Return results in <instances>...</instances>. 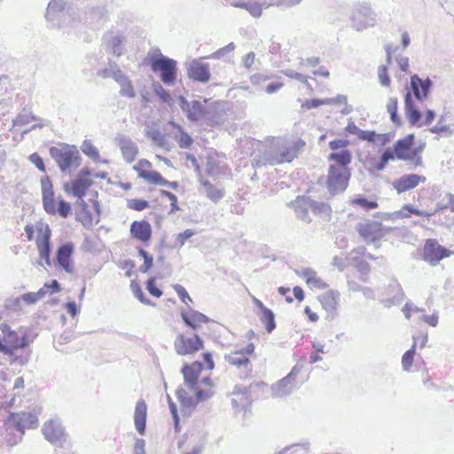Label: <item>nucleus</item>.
I'll return each instance as SVG.
<instances>
[{"instance_id": "28", "label": "nucleus", "mask_w": 454, "mask_h": 454, "mask_svg": "<svg viewBox=\"0 0 454 454\" xmlns=\"http://www.w3.org/2000/svg\"><path fill=\"white\" fill-rule=\"evenodd\" d=\"M310 197H298L292 202L296 216L301 221L309 223L311 218L309 215V210H311Z\"/></svg>"}, {"instance_id": "64", "label": "nucleus", "mask_w": 454, "mask_h": 454, "mask_svg": "<svg viewBox=\"0 0 454 454\" xmlns=\"http://www.w3.org/2000/svg\"><path fill=\"white\" fill-rule=\"evenodd\" d=\"M81 249L84 252H95L97 250V243L95 239L86 236L82 243Z\"/></svg>"}, {"instance_id": "47", "label": "nucleus", "mask_w": 454, "mask_h": 454, "mask_svg": "<svg viewBox=\"0 0 454 454\" xmlns=\"http://www.w3.org/2000/svg\"><path fill=\"white\" fill-rule=\"evenodd\" d=\"M20 336L19 340L20 349L27 348L31 342L36 338L37 334L34 333L29 328L20 329Z\"/></svg>"}, {"instance_id": "16", "label": "nucleus", "mask_w": 454, "mask_h": 454, "mask_svg": "<svg viewBox=\"0 0 454 454\" xmlns=\"http://www.w3.org/2000/svg\"><path fill=\"white\" fill-rule=\"evenodd\" d=\"M74 252V245L71 241L61 244L56 251L55 264L62 268L67 273L74 272L72 255Z\"/></svg>"}, {"instance_id": "61", "label": "nucleus", "mask_w": 454, "mask_h": 454, "mask_svg": "<svg viewBox=\"0 0 454 454\" xmlns=\"http://www.w3.org/2000/svg\"><path fill=\"white\" fill-rule=\"evenodd\" d=\"M29 161L41 172H46V167L43 159L38 153H33L28 157Z\"/></svg>"}, {"instance_id": "51", "label": "nucleus", "mask_w": 454, "mask_h": 454, "mask_svg": "<svg viewBox=\"0 0 454 454\" xmlns=\"http://www.w3.org/2000/svg\"><path fill=\"white\" fill-rule=\"evenodd\" d=\"M90 17L97 22L106 21L107 20V11L105 6H94L90 10Z\"/></svg>"}, {"instance_id": "3", "label": "nucleus", "mask_w": 454, "mask_h": 454, "mask_svg": "<svg viewBox=\"0 0 454 454\" xmlns=\"http://www.w3.org/2000/svg\"><path fill=\"white\" fill-rule=\"evenodd\" d=\"M41 188L42 201L45 212L51 215L59 214L62 218H67L72 213L71 204L59 198L58 207H56L55 192L49 176H44L41 178Z\"/></svg>"}, {"instance_id": "1", "label": "nucleus", "mask_w": 454, "mask_h": 454, "mask_svg": "<svg viewBox=\"0 0 454 454\" xmlns=\"http://www.w3.org/2000/svg\"><path fill=\"white\" fill-rule=\"evenodd\" d=\"M210 98H204L203 101L188 99L180 95L177 98V103L182 112L185 114L187 120L191 122H198L204 120L205 123L209 127H215L222 122V115L216 110L217 102L208 104Z\"/></svg>"}, {"instance_id": "15", "label": "nucleus", "mask_w": 454, "mask_h": 454, "mask_svg": "<svg viewBox=\"0 0 454 454\" xmlns=\"http://www.w3.org/2000/svg\"><path fill=\"white\" fill-rule=\"evenodd\" d=\"M433 86L434 83L429 77L423 80L416 74L411 76L410 92L411 96L413 95L415 99L419 102H423L428 98L432 91Z\"/></svg>"}, {"instance_id": "27", "label": "nucleus", "mask_w": 454, "mask_h": 454, "mask_svg": "<svg viewBox=\"0 0 454 454\" xmlns=\"http://www.w3.org/2000/svg\"><path fill=\"white\" fill-rule=\"evenodd\" d=\"M39 234L36 239V246L40 258L48 257L51 254V231L48 224L45 225V230L42 231L39 230Z\"/></svg>"}, {"instance_id": "2", "label": "nucleus", "mask_w": 454, "mask_h": 454, "mask_svg": "<svg viewBox=\"0 0 454 454\" xmlns=\"http://www.w3.org/2000/svg\"><path fill=\"white\" fill-rule=\"evenodd\" d=\"M145 63L165 85L173 86L177 80V62L161 53L159 48L151 49L145 59Z\"/></svg>"}, {"instance_id": "26", "label": "nucleus", "mask_w": 454, "mask_h": 454, "mask_svg": "<svg viewBox=\"0 0 454 454\" xmlns=\"http://www.w3.org/2000/svg\"><path fill=\"white\" fill-rule=\"evenodd\" d=\"M146 418H147V405L145 400L140 399L137 401L134 412V423L137 433L140 435L145 434L146 429Z\"/></svg>"}, {"instance_id": "14", "label": "nucleus", "mask_w": 454, "mask_h": 454, "mask_svg": "<svg viewBox=\"0 0 454 454\" xmlns=\"http://www.w3.org/2000/svg\"><path fill=\"white\" fill-rule=\"evenodd\" d=\"M8 423L21 434H25L26 428H36L38 418L33 412H11L7 418Z\"/></svg>"}, {"instance_id": "12", "label": "nucleus", "mask_w": 454, "mask_h": 454, "mask_svg": "<svg viewBox=\"0 0 454 454\" xmlns=\"http://www.w3.org/2000/svg\"><path fill=\"white\" fill-rule=\"evenodd\" d=\"M451 253L436 239H428L424 245L422 258L425 262L435 266L441 260L449 257Z\"/></svg>"}, {"instance_id": "9", "label": "nucleus", "mask_w": 454, "mask_h": 454, "mask_svg": "<svg viewBox=\"0 0 454 454\" xmlns=\"http://www.w3.org/2000/svg\"><path fill=\"white\" fill-rule=\"evenodd\" d=\"M91 175L92 171L88 167L82 168L71 184L67 182L64 184L65 192L75 198L82 199L93 184V181L90 178Z\"/></svg>"}, {"instance_id": "8", "label": "nucleus", "mask_w": 454, "mask_h": 454, "mask_svg": "<svg viewBox=\"0 0 454 454\" xmlns=\"http://www.w3.org/2000/svg\"><path fill=\"white\" fill-rule=\"evenodd\" d=\"M41 431L47 442L59 448L63 447L68 438V434L59 419H51L45 421Z\"/></svg>"}, {"instance_id": "34", "label": "nucleus", "mask_w": 454, "mask_h": 454, "mask_svg": "<svg viewBox=\"0 0 454 454\" xmlns=\"http://www.w3.org/2000/svg\"><path fill=\"white\" fill-rule=\"evenodd\" d=\"M233 7L242 8L247 10L251 16L254 18L261 17L262 13V5L260 3L256 2H245V1H235L231 3Z\"/></svg>"}, {"instance_id": "41", "label": "nucleus", "mask_w": 454, "mask_h": 454, "mask_svg": "<svg viewBox=\"0 0 454 454\" xmlns=\"http://www.w3.org/2000/svg\"><path fill=\"white\" fill-rule=\"evenodd\" d=\"M82 152L94 162L100 160V154L98 148L92 144L90 140H84L82 146Z\"/></svg>"}, {"instance_id": "43", "label": "nucleus", "mask_w": 454, "mask_h": 454, "mask_svg": "<svg viewBox=\"0 0 454 454\" xmlns=\"http://www.w3.org/2000/svg\"><path fill=\"white\" fill-rule=\"evenodd\" d=\"M153 90L154 94L160 98V100L162 103L168 104L169 106L173 103V98L169 91L165 90L160 82H153Z\"/></svg>"}, {"instance_id": "49", "label": "nucleus", "mask_w": 454, "mask_h": 454, "mask_svg": "<svg viewBox=\"0 0 454 454\" xmlns=\"http://www.w3.org/2000/svg\"><path fill=\"white\" fill-rule=\"evenodd\" d=\"M252 387H253L252 384L249 385L248 387L237 384L233 387L232 394L233 395H242L247 404L250 405L252 403V399H251Z\"/></svg>"}, {"instance_id": "60", "label": "nucleus", "mask_w": 454, "mask_h": 454, "mask_svg": "<svg viewBox=\"0 0 454 454\" xmlns=\"http://www.w3.org/2000/svg\"><path fill=\"white\" fill-rule=\"evenodd\" d=\"M190 390L195 393L194 400L197 401L198 403L207 401L213 396L212 391L199 388L198 386L195 387V389Z\"/></svg>"}, {"instance_id": "20", "label": "nucleus", "mask_w": 454, "mask_h": 454, "mask_svg": "<svg viewBox=\"0 0 454 454\" xmlns=\"http://www.w3.org/2000/svg\"><path fill=\"white\" fill-rule=\"evenodd\" d=\"M115 143L121 149L123 159L128 163H131L136 160L139 151L137 145L131 138L124 134H118L115 137Z\"/></svg>"}, {"instance_id": "50", "label": "nucleus", "mask_w": 454, "mask_h": 454, "mask_svg": "<svg viewBox=\"0 0 454 454\" xmlns=\"http://www.w3.org/2000/svg\"><path fill=\"white\" fill-rule=\"evenodd\" d=\"M236 46L234 43H230L224 47L220 48L216 51L213 52L212 54L208 56L202 57L201 59H219L223 58L226 54L233 51L235 50Z\"/></svg>"}, {"instance_id": "25", "label": "nucleus", "mask_w": 454, "mask_h": 454, "mask_svg": "<svg viewBox=\"0 0 454 454\" xmlns=\"http://www.w3.org/2000/svg\"><path fill=\"white\" fill-rule=\"evenodd\" d=\"M404 112L409 123L411 126H421L419 124L422 119V114L416 106L411 92L404 94Z\"/></svg>"}, {"instance_id": "10", "label": "nucleus", "mask_w": 454, "mask_h": 454, "mask_svg": "<svg viewBox=\"0 0 454 454\" xmlns=\"http://www.w3.org/2000/svg\"><path fill=\"white\" fill-rule=\"evenodd\" d=\"M352 27L356 31H362L369 27H372L375 22V13L368 3H360L356 5L350 17Z\"/></svg>"}, {"instance_id": "38", "label": "nucleus", "mask_w": 454, "mask_h": 454, "mask_svg": "<svg viewBox=\"0 0 454 454\" xmlns=\"http://www.w3.org/2000/svg\"><path fill=\"white\" fill-rule=\"evenodd\" d=\"M260 321L264 325L268 333H271L276 329L275 314L270 309H265L258 314Z\"/></svg>"}, {"instance_id": "53", "label": "nucleus", "mask_w": 454, "mask_h": 454, "mask_svg": "<svg viewBox=\"0 0 454 454\" xmlns=\"http://www.w3.org/2000/svg\"><path fill=\"white\" fill-rule=\"evenodd\" d=\"M127 207L136 211H143L150 207L149 201L144 199H130L127 200Z\"/></svg>"}, {"instance_id": "59", "label": "nucleus", "mask_w": 454, "mask_h": 454, "mask_svg": "<svg viewBox=\"0 0 454 454\" xmlns=\"http://www.w3.org/2000/svg\"><path fill=\"white\" fill-rule=\"evenodd\" d=\"M378 76L380 83L382 86H389L391 79L388 75V69L387 65H380L378 68Z\"/></svg>"}, {"instance_id": "37", "label": "nucleus", "mask_w": 454, "mask_h": 454, "mask_svg": "<svg viewBox=\"0 0 454 454\" xmlns=\"http://www.w3.org/2000/svg\"><path fill=\"white\" fill-rule=\"evenodd\" d=\"M176 396L180 403L183 410L190 409L194 410L196 406L199 404L197 401L194 400V396L188 395L185 389L183 387H179L176 391Z\"/></svg>"}, {"instance_id": "55", "label": "nucleus", "mask_w": 454, "mask_h": 454, "mask_svg": "<svg viewBox=\"0 0 454 454\" xmlns=\"http://www.w3.org/2000/svg\"><path fill=\"white\" fill-rule=\"evenodd\" d=\"M195 234L196 231L192 229H186L184 231L178 233L176 237L174 247L181 248L185 242Z\"/></svg>"}, {"instance_id": "23", "label": "nucleus", "mask_w": 454, "mask_h": 454, "mask_svg": "<svg viewBox=\"0 0 454 454\" xmlns=\"http://www.w3.org/2000/svg\"><path fill=\"white\" fill-rule=\"evenodd\" d=\"M318 299L323 309L327 312L326 319H333L336 316L340 293L337 290H330L321 294Z\"/></svg>"}, {"instance_id": "48", "label": "nucleus", "mask_w": 454, "mask_h": 454, "mask_svg": "<svg viewBox=\"0 0 454 454\" xmlns=\"http://www.w3.org/2000/svg\"><path fill=\"white\" fill-rule=\"evenodd\" d=\"M131 290L135 295V297L143 304L149 306H155V303L152 301L149 298L146 297L145 293L143 292L140 285L137 283L135 280L131 281L130 284Z\"/></svg>"}, {"instance_id": "4", "label": "nucleus", "mask_w": 454, "mask_h": 454, "mask_svg": "<svg viewBox=\"0 0 454 454\" xmlns=\"http://www.w3.org/2000/svg\"><path fill=\"white\" fill-rule=\"evenodd\" d=\"M49 153L62 173L70 171L72 168H78L82 164V156L75 145L62 144L60 147L51 146Z\"/></svg>"}, {"instance_id": "58", "label": "nucleus", "mask_w": 454, "mask_h": 454, "mask_svg": "<svg viewBox=\"0 0 454 454\" xmlns=\"http://www.w3.org/2000/svg\"><path fill=\"white\" fill-rule=\"evenodd\" d=\"M160 193L162 197H166L169 200V203L171 206L170 213H175L176 211L181 210L180 207L178 206L177 197L176 194L167 190H160Z\"/></svg>"}, {"instance_id": "29", "label": "nucleus", "mask_w": 454, "mask_h": 454, "mask_svg": "<svg viewBox=\"0 0 454 454\" xmlns=\"http://www.w3.org/2000/svg\"><path fill=\"white\" fill-rule=\"evenodd\" d=\"M328 160L336 163L335 168H348V165L352 160V154L348 149H343L340 152L331 153Z\"/></svg>"}, {"instance_id": "19", "label": "nucleus", "mask_w": 454, "mask_h": 454, "mask_svg": "<svg viewBox=\"0 0 454 454\" xmlns=\"http://www.w3.org/2000/svg\"><path fill=\"white\" fill-rule=\"evenodd\" d=\"M426 182V176L418 174H404L392 183L393 188L398 194L414 189L419 183Z\"/></svg>"}, {"instance_id": "56", "label": "nucleus", "mask_w": 454, "mask_h": 454, "mask_svg": "<svg viewBox=\"0 0 454 454\" xmlns=\"http://www.w3.org/2000/svg\"><path fill=\"white\" fill-rule=\"evenodd\" d=\"M43 297V292L40 291V290H38L35 293H33V292L25 293L20 296L21 301H23L27 305L35 304Z\"/></svg>"}, {"instance_id": "46", "label": "nucleus", "mask_w": 454, "mask_h": 454, "mask_svg": "<svg viewBox=\"0 0 454 454\" xmlns=\"http://www.w3.org/2000/svg\"><path fill=\"white\" fill-rule=\"evenodd\" d=\"M413 344L410 349H408L402 356V366L404 371H410L412 366L415 352H416V338L413 337Z\"/></svg>"}, {"instance_id": "31", "label": "nucleus", "mask_w": 454, "mask_h": 454, "mask_svg": "<svg viewBox=\"0 0 454 454\" xmlns=\"http://www.w3.org/2000/svg\"><path fill=\"white\" fill-rule=\"evenodd\" d=\"M115 82L120 86V95L121 97H126L129 98H133L136 96L134 86L132 84L131 80L121 71L118 77H116Z\"/></svg>"}, {"instance_id": "39", "label": "nucleus", "mask_w": 454, "mask_h": 454, "mask_svg": "<svg viewBox=\"0 0 454 454\" xmlns=\"http://www.w3.org/2000/svg\"><path fill=\"white\" fill-rule=\"evenodd\" d=\"M201 184L206 190V193L208 199L214 202H218L224 197V190L216 188L209 181L203 180Z\"/></svg>"}, {"instance_id": "33", "label": "nucleus", "mask_w": 454, "mask_h": 454, "mask_svg": "<svg viewBox=\"0 0 454 454\" xmlns=\"http://www.w3.org/2000/svg\"><path fill=\"white\" fill-rule=\"evenodd\" d=\"M271 391L273 396L283 397L288 395L293 391V382L286 376L271 386Z\"/></svg>"}, {"instance_id": "18", "label": "nucleus", "mask_w": 454, "mask_h": 454, "mask_svg": "<svg viewBox=\"0 0 454 454\" xmlns=\"http://www.w3.org/2000/svg\"><path fill=\"white\" fill-rule=\"evenodd\" d=\"M203 370V363L194 361L192 364H184L181 373L184 376V382L189 389H195L199 384V377Z\"/></svg>"}, {"instance_id": "62", "label": "nucleus", "mask_w": 454, "mask_h": 454, "mask_svg": "<svg viewBox=\"0 0 454 454\" xmlns=\"http://www.w3.org/2000/svg\"><path fill=\"white\" fill-rule=\"evenodd\" d=\"M21 298L16 297V298H8L4 301V308L8 310L12 311H20L21 309Z\"/></svg>"}, {"instance_id": "5", "label": "nucleus", "mask_w": 454, "mask_h": 454, "mask_svg": "<svg viewBox=\"0 0 454 454\" xmlns=\"http://www.w3.org/2000/svg\"><path fill=\"white\" fill-rule=\"evenodd\" d=\"M356 229L364 241L372 243L376 247H380L382 238L394 231L393 227H386L378 221L358 223Z\"/></svg>"}, {"instance_id": "45", "label": "nucleus", "mask_w": 454, "mask_h": 454, "mask_svg": "<svg viewBox=\"0 0 454 454\" xmlns=\"http://www.w3.org/2000/svg\"><path fill=\"white\" fill-rule=\"evenodd\" d=\"M146 137L150 138L156 145L161 148H167V145H168L165 136L157 129L147 130Z\"/></svg>"}, {"instance_id": "24", "label": "nucleus", "mask_w": 454, "mask_h": 454, "mask_svg": "<svg viewBox=\"0 0 454 454\" xmlns=\"http://www.w3.org/2000/svg\"><path fill=\"white\" fill-rule=\"evenodd\" d=\"M180 315L184 325L192 330H197L201 323L206 324L211 321L205 314L192 308H190L189 312L182 309Z\"/></svg>"}, {"instance_id": "13", "label": "nucleus", "mask_w": 454, "mask_h": 454, "mask_svg": "<svg viewBox=\"0 0 454 454\" xmlns=\"http://www.w3.org/2000/svg\"><path fill=\"white\" fill-rule=\"evenodd\" d=\"M305 145L303 139L298 138L292 145L283 146L271 157L270 164L275 165L293 161L301 153Z\"/></svg>"}, {"instance_id": "30", "label": "nucleus", "mask_w": 454, "mask_h": 454, "mask_svg": "<svg viewBox=\"0 0 454 454\" xmlns=\"http://www.w3.org/2000/svg\"><path fill=\"white\" fill-rule=\"evenodd\" d=\"M169 124L178 131V135L175 136V139L182 149H189L193 144L192 136L184 130V129L174 121H170Z\"/></svg>"}, {"instance_id": "32", "label": "nucleus", "mask_w": 454, "mask_h": 454, "mask_svg": "<svg viewBox=\"0 0 454 454\" xmlns=\"http://www.w3.org/2000/svg\"><path fill=\"white\" fill-rule=\"evenodd\" d=\"M123 42L124 36L122 35H112L106 43V51L116 57H121L123 55Z\"/></svg>"}, {"instance_id": "44", "label": "nucleus", "mask_w": 454, "mask_h": 454, "mask_svg": "<svg viewBox=\"0 0 454 454\" xmlns=\"http://www.w3.org/2000/svg\"><path fill=\"white\" fill-rule=\"evenodd\" d=\"M352 204L364 208L366 211L375 209L379 207L376 200H369L364 195H357L352 200Z\"/></svg>"}, {"instance_id": "54", "label": "nucleus", "mask_w": 454, "mask_h": 454, "mask_svg": "<svg viewBox=\"0 0 454 454\" xmlns=\"http://www.w3.org/2000/svg\"><path fill=\"white\" fill-rule=\"evenodd\" d=\"M43 292V297L46 294H57L62 290L60 283L57 279H51L49 282L44 283L43 287L39 289Z\"/></svg>"}, {"instance_id": "6", "label": "nucleus", "mask_w": 454, "mask_h": 454, "mask_svg": "<svg viewBox=\"0 0 454 454\" xmlns=\"http://www.w3.org/2000/svg\"><path fill=\"white\" fill-rule=\"evenodd\" d=\"M351 176L349 168H335V165H330L326 179V187L332 196L342 193L346 191Z\"/></svg>"}, {"instance_id": "63", "label": "nucleus", "mask_w": 454, "mask_h": 454, "mask_svg": "<svg viewBox=\"0 0 454 454\" xmlns=\"http://www.w3.org/2000/svg\"><path fill=\"white\" fill-rule=\"evenodd\" d=\"M121 73V70H114L113 68H103L97 71V75L98 77L106 79V78H113L114 81L116 80V77L119 76V74Z\"/></svg>"}, {"instance_id": "52", "label": "nucleus", "mask_w": 454, "mask_h": 454, "mask_svg": "<svg viewBox=\"0 0 454 454\" xmlns=\"http://www.w3.org/2000/svg\"><path fill=\"white\" fill-rule=\"evenodd\" d=\"M444 120H445L444 115H441L438 120L437 124L431 127L429 129V131L431 133L439 134V135H442V134L449 132V135L451 136L453 134V131L450 130L449 125L443 124Z\"/></svg>"}, {"instance_id": "17", "label": "nucleus", "mask_w": 454, "mask_h": 454, "mask_svg": "<svg viewBox=\"0 0 454 454\" xmlns=\"http://www.w3.org/2000/svg\"><path fill=\"white\" fill-rule=\"evenodd\" d=\"M187 75L192 81L207 83L211 77L209 65L200 59H192L187 64Z\"/></svg>"}, {"instance_id": "40", "label": "nucleus", "mask_w": 454, "mask_h": 454, "mask_svg": "<svg viewBox=\"0 0 454 454\" xmlns=\"http://www.w3.org/2000/svg\"><path fill=\"white\" fill-rule=\"evenodd\" d=\"M224 360L228 364L238 368L247 367L248 364H250V359L247 356L239 355V353H238V350H236L232 354L225 355Z\"/></svg>"}, {"instance_id": "22", "label": "nucleus", "mask_w": 454, "mask_h": 454, "mask_svg": "<svg viewBox=\"0 0 454 454\" xmlns=\"http://www.w3.org/2000/svg\"><path fill=\"white\" fill-rule=\"evenodd\" d=\"M20 335L15 332H10L4 338L5 345L11 347L12 349V355H6L11 358V364H18L20 365H25L30 359V351L26 356H18L16 352L20 349L19 347Z\"/></svg>"}, {"instance_id": "42", "label": "nucleus", "mask_w": 454, "mask_h": 454, "mask_svg": "<svg viewBox=\"0 0 454 454\" xmlns=\"http://www.w3.org/2000/svg\"><path fill=\"white\" fill-rule=\"evenodd\" d=\"M139 178L145 180L149 184L161 185L164 177L156 170H146L139 171Z\"/></svg>"}, {"instance_id": "7", "label": "nucleus", "mask_w": 454, "mask_h": 454, "mask_svg": "<svg viewBox=\"0 0 454 454\" xmlns=\"http://www.w3.org/2000/svg\"><path fill=\"white\" fill-rule=\"evenodd\" d=\"M415 135L413 133L406 135L403 138L396 140L393 148L396 153V160L412 161L419 166L422 163L421 158L418 156L419 150L415 149Z\"/></svg>"}, {"instance_id": "35", "label": "nucleus", "mask_w": 454, "mask_h": 454, "mask_svg": "<svg viewBox=\"0 0 454 454\" xmlns=\"http://www.w3.org/2000/svg\"><path fill=\"white\" fill-rule=\"evenodd\" d=\"M301 276L306 279V282L312 286L325 290L328 287V285L324 282L321 278H317L316 271L310 268H304L301 270Z\"/></svg>"}, {"instance_id": "57", "label": "nucleus", "mask_w": 454, "mask_h": 454, "mask_svg": "<svg viewBox=\"0 0 454 454\" xmlns=\"http://www.w3.org/2000/svg\"><path fill=\"white\" fill-rule=\"evenodd\" d=\"M145 288L151 295L156 298H160L163 294V292L157 286L156 279L153 277L147 279L145 282Z\"/></svg>"}, {"instance_id": "21", "label": "nucleus", "mask_w": 454, "mask_h": 454, "mask_svg": "<svg viewBox=\"0 0 454 454\" xmlns=\"http://www.w3.org/2000/svg\"><path fill=\"white\" fill-rule=\"evenodd\" d=\"M130 236L142 243L147 244L153 234L151 223L147 220L134 221L129 228Z\"/></svg>"}, {"instance_id": "11", "label": "nucleus", "mask_w": 454, "mask_h": 454, "mask_svg": "<svg viewBox=\"0 0 454 454\" xmlns=\"http://www.w3.org/2000/svg\"><path fill=\"white\" fill-rule=\"evenodd\" d=\"M174 348L180 356L192 355L204 348V340L197 333H194L192 337H186L184 333H179L174 341Z\"/></svg>"}, {"instance_id": "36", "label": "nucleus", "mask_w": 454, "mask_h": 454, "mask_svg": "<svg viewBox=\"0 0 454 454\" xmlns=\"http://www.w3.org/2000/svg\"><path fill=\"white\" fill-rule=\"evenodd\" d=\"M311 211L314 215L320 216L324 220H330L332 215V207L325 202H318L310 198Z\"/></svg>"}]
</instances>
